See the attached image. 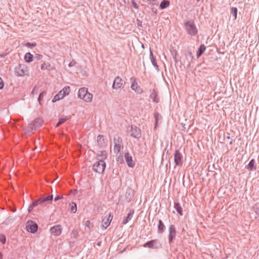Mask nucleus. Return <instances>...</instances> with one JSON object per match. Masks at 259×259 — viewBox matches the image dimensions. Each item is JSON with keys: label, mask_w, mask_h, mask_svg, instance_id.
Masks as SVG:
<instances>
[{"label": "nucleus", "mask_w": 259, "mask_h": 259, "mask_svg": "<svg viewBox=\"0 0 259 259\" xmlns=\"http://www.w3.org/2000/svg\"><path fill=\"white\" fill-rule=\"evenodd\" d=\"M77 96L79 98L87 103L92 102L93 97V94L89 93L88 88L85 87L79 89Z\"/></svg>", "instance_id": "f257e3e1"}, {"label": "nucleus", "mask_w": 259, "mask_h": 259, "mask_svg": "<svg viewBox=\"0 0 259 259\" xmlns=\"http://www.w3.org/2000/svg\"><path fill=\"white\" fill-rule=\"evenodd\" d=\"M187 33L191 36H195L198 33L197 28L193 21H188L184 24Z\"/></svg>", "instance_id": "f03ea898"}, {"label": "nucleus", "mask_w": 259, "mask_h": 259, "mask_svg": "<svg viewBox=\"0 0 259 259\" xmlns=\"http://www.w3.org/2000/svg\"><path fill=\"white\" fill-rule=\"evenodd\" d=\"M15 75L18 77L28 75L29 71L27 67L25 64H19L15 68Z\"/></svg>", "instance_id": "7ed1b4c3"}, {"label": "nucleus", "mask_w": 259, "mask_h": 259, "mask_svg": "<svg viewBox=\"0 0 259 259\" xmlns=\"http://www.w3.org/2000/svg\"><path fill=\"white\" fill-rule=\"evenodd\" d=\"M53 199V195H49L45 198H39L35 200L29 205L28 210V212H31L34 207L37 206L38 204H43L47 201H51Z\"/></svg>", "instance_id": "20e7f679"}, {"label": "nucleus", "mask_w": 259, "mask_h": 259, "mask_svg": "<svg viewBox=\"0 0 259 259\" xmlns=\"http://www.w3.org/2000/svg\"><path fill=\"white\" fill-rule=\"evenodd\" d=\"M106 163L104 161H97L94 164L93 166V170L99 174H102L104 171Z\"/></svg>", "instance_id": "39448f33"}, {"label": "nucleus", "mask_w": 259, "mask_h": 259, "mask_svg": "<svg viewBox=\"0 0 259 259\" xmlns=\"http://www.w3.org/2000/svg\"><path fill=\"white\" fill-rule=\"evenodd\" d=\"M161 245L157 239H154L148 241L143 245L144 247H148L151 249H157L161 247Z\"/></svg>", "instance_id": "423d86ee"}, {"label": "nucleus", "mask_w": 259, "mask_h": 259, "mask_svg": "<svg viewBox=\"0 0 259 259\" xmlns=\"http://www.w3.org/2000/svg\"><path fill=\"white\" fill-rule=\"evenodd\" d=\"M183 156L179 150H177L174 154V161L176 165L182 166L183 164Z\"/></svg>", "instance_id": "0eeeda50"}, {"label": "nucleus", "mask_w": 259, "mask_h": 259, "mask_svg": "<svg viewBox=\"0 0 259 259\" xmlns=\"http://www.w3.org/2000/svg\"><path fill=\"white\" fill-rule=\"evenodd\" d=\"M168 242L170 244L177 236V231L174 225H170L168 228Z\"/></svg>", "instance_id": "6e6552de"}, {"label": "nucleus", "mask_w": 259, "mask_h": 259, "mask_svg": "<svg viewBox=\"0 0 259 259\" xmlns=\"http://www.w3.org/2000/svg\"><path fill=\"white\" fill-rule=\"evenodd\" d=\"M114 152L118 154L121 149V144L122 143V139L119 136H116L114 138Z\"/></svg>", "instance_id": "1a4fd4ad"}, {"label": "nucleus", "mask_w": 259, "mask_h": 259, "mask_svg": "<svg viewBox=\"0 0 259 259\" xmlns=\"http://www.w3.org/2000/svg\"><path fill=\"white\" fill-rule=\"evenodd\" d=\"M141 130L135 125L131 126V136L135 138L138 139L141 137Z\"/></svg>", "instance_id": "9d476101"}, {"label": "nucleus", "mask_w": 259, "mask_h": 259, "mask_svg": "<svg viewBox=\"0 0 259 259\" xmlns=\"http://www.w3.org/2000/svg\"><path fill=\"white\" fill-rule=\"evenodd\" d=\"M113 217L109 213L108 216L104 217L102 221V227L103 229H106L110 225Z\"/></svg>", "instance_id": "9b49d317"}, {"label": "nucleus", "mask_w": 259, "mask_h": 259, "mask_svg": "<svg viewBox=\"0 0 259 259\" xmlns=\"http://www.w3.org/2000/svg\"><path fill=\"white\" fill-rule=\"evenodd\" d=\"M123 85V80L119 76H117L114 79L112 88L114 89L117 90V89L121 88Z\"/></svg>", "instance_id": "f8f14e48"}, {"label": "nucleus", "mask_w": 259, "mask_h": 259, "mask_svg": "<svg viewBox=\"0 0 259 259\" xmlns=\"http://www.w3.org/2000/svg\"><path fill=\"white\" fill-rule=\"evenodd\" d=\"M50 232L54 236H59L62 232V227L60 225H55L51 228Z\"/></svg>", "instance_id": "ddd939ff"}, {"label": "nucleus", "mask_w": 259, "mask_h": 259, "mask_svg": "<svg viewBox=\"0 0 259 259\" xmlns=\"http://www.w3.org/2000/svg\"><path fill=\"white\" fill-rule=\"evenodd\" d=\"M158 92L156 89H154L150 90V98L155 103H158L159 102V99L158 97Z\"/></svg>", "instance_id": "4468645a"}, {"label": "nucleus", "mask_w": 259, "mask_h": 259, "mask_svg": "<svg viewBox=\"0 0 259 259\" xmlns=\"http://www.w3.org/2000/svg\"><path fill=\"white\" fill-rule=\"evenodd\" d=\"M26 227L28 231L32 233H34L37 231L38 226L35 223L31 221L30 223H28Z\"/></svg>", "instance_id": "2eb2a0df"}, {"label": "nucleus", "mask_w": 259, "mask_h": 259, "mask_svg": "<svg viewBox=\"0 0 259 259\" xmlns=\"http://www.w3.org/2000/svg\"><path fill=\"white\" fill-rule=\"evenodd\" d=\"M131 88L137 94H141L143 93V90L138 85L135 79H133V81L132 82Z\"/></svg>", "instance_id": "dca6fc26"}, {"label": "nucleus", "mask_w": 259, "mask_h": 259, "mask_svg": "<svg viewBox=\"0 0 259 259\" xmlns=\"http://www.w3.org/2000/svg\"><path fill=\"white\" fill-rule=\"evenodd\" d=\"M124 157L127 165L130 167H134L135 165V163L133 161L132 156L128 153H126Z\"/></svg>", "instance_id": "f3484780"}, {"label": "nucleus", "mask_w": 259, "mask_h": 259, "mask_svg": "<svg viewBox=\"0 0 259 259\" xmlns=\"http://www.w3.org/2000/svg\"><path fill=\"white\" fill-rule=\"evenodd\" d=\"M97 143L99 146L101 148L105 147L107 145V141L102 135H99L97 137Z\"/></svg>", "instance_id": "a211bd4d"}, {"label": "nucleus", "mask_w": 259, "mask_h": 259, "mask_svg": "<svg viewBox=\"0 0 259 259\" xmlns=\"http://www.w3.org/2000/svg\"><path fill=\"white\" fill-rule=\"evenodd\" d=\"M107 157V153L106 151H101L99 153H98L97 155V159L98 161L103 160L104 161Z\"/></svg>", "instance_id": "6ab92c4d"}, {"label": "nucleus", "mask_w": 259, "mask_h": 259, "mask_svg": "<svg viewBox=\"0 0 259 259\" xmlns=\"http://www.w3.org/2000/svg\"><path fill=\"white\" fill-rule=\"evenodd\" d=\"M246 168L249 171H252L256 169L255 161L254 159H251L248 165L246 166Z\"/></svg>", "instance_id": "aec40b11"}, {"label": "nucleus", "mask_w": 259, "mask_h": 259, "mask_svg": "<svg viewBox=\"0 0 259 259\" xmlns=\"http://www.w3.org/2000/svg\"><path fill=\"white\" fill-rule=\"evenodd\" d=\"M134 212L135 211L133 209H130L129 212L127 214V217L123 220L122 224H126L128 222V221H130L132 219L134 213Z\"/></svg>", "instance_id": "412c9836"}, {"label": "nucleus", "mask_w": 259, "mask_h": 259, "mask_svg": "<svg viewBox=\"0 0 259 259\" xmlns=\"http://www.w3.org/2000/svg\"><path fill=\"white\" fill-rule=\"evenodd\" d=\"M174 208L176 209L180 215L182 216L183 215V208L179 202L174 203Z\"/></svg>", "instance_id": "4be33fe9"}, {"label": "nucleus", "mask_w": 259, "mask_h": 259, "mask_svg": "<svg viewBox=\"0 0 259 259\" xmlns=\"http://www.w3.org/2000/svg\"><path fill=\"white\" fill-rule=\"evenodd\" d=\"M165 229V226L161 220L158 221V230L157 232L159 234L162 233Z\"/></svg>", "instance_id": "5701e85b"}, {"label": "nucleus", "mask_w": 259, "mask_h": 259, "mask_svg": "<svg viewBox=\"0 0 259 259\" xmlns=\"http://www.w3.org/2000/svg\"><path fill=\"white\" fill-rule=\"evenodd\" d=\"M65 96L63 95V94L62 93V92L60 91L57 95H56L54 98L52 100L53 102H56V101L63 99Z\"/></svg>", "instance_id": "b1692460"}, {"label": "nucleus", "mask_w": 259, "mask_h": 259, "mask_svg": "<svg viewBox=\"0 0 259 259\" xmlns=\"http://www.w3.org/2000/svg\"><path fill=\"white\" fill-rule=\"evenodd\" d=\"M205 50H206L205 46L203 44L201 45L199 47L198 52L197 53V57L198 58L204 52Z\"/></svg>", "instance_id": "393cba45"}, {"label": "nucleus", "mask_w": 259, "mask_h": 259, "mask_svg": "<svg viewBox=\"0 0 259 259\" xmlns=\"http://www.w3.org/2000/svg\"><path fill=\"white\" fill-rule=\"evenodd\" d=\"M170 3L168 1L163 0L161 2L160 5L161 9H164L169 6Z\"/></svg>", "instance_id": "a878e982"}, {"label": "nucleus", "mask_w": 259, "mask_h": 259, "mask_svg": "<svg viewBox=\"0 0 259 259\" xmlns=\"http://www.w3.org/2000/svg\"><path fill=\"white\" fill-rule=\"evenodd\" d=\"M150 58L153 65L155 67H157L158 66L157 65L156 58L154 56L153 54L151 51H150Z\"/></svg>", "instance_id": "bb28decb"}, {"label": "nucleus", "mask_w": 259, "mask_h": 259, "mask_svg": "<svg viewBox=\"0 0 259 259\" xmlns=\"http://www.w3.org/2000/svg\"><path fill=\"white\" fill-rule=\"evenodd\" d=\"M24 59L27 62H31L33 60V56L30 53H27L25 55Z\"/></svg>", "instance_id": "cd10ccee"}, {"label": "nucleus", "mask_w": 259, "mask_h": 259, "mask_svg": "<svg viewBox=\"0 0 259 259\" xmlns=\"http://www.w3.org/2000/svg\"><path fill=\"white\" fill-rule=\"evenodd\" d=\"M70 207V211L72 213H75L77 210V206L76 204L74 202H71L69 204Z\"/></svg>", "instance_id": "c85d7f7f"}, {"label": "nucleus", "mask_w": 259, "mask_h": 259, "mask_svg": "<svg viewBox=\"0 0 259 259\" xmlns=\"http://www.w3.org/2000/svg\"><path fill=\"white\" fill-rule=\"evenodd\" d=\"M63 95L65 96L68 95L70 92V88L69 86L65 87L62 90H61Z\"/></svg>", "instance_id": "c756f323"}, {"label": "nucleus", "mask_w": 259, "mask_h": 259, "mask_svg": "<svg viewBox=\"0 0 259 259\" xmlns=\"http://www.w3.org/2000/svg\"><path fill=\"white\" fill-rule=\"evenodd\" d=\"M47 94V92L44 91L40 93L39 97L38 98V101L39 102V104H41V101L43 100L44 96Z\"/></svg>", "instance_id": "7c9ffc66"}, {"label": "nucleus", "mask_w": 259, "mask_h": 259, "mask_svg": "<svg viewBox=\"0 0 259 259\" xmlns=\"http://www.w3.org/2000/svg\"><path fill=\"white\" fill-rule=\"evenodd\" d=\"M237 11L238 10L236 8L232 7L231 8V13L234 17L235 19H236L237 18Z\"/></svg>", "instance_id": "2f4dec72"}, {"label": "nucleus", "mask_w": 259, "mask_h": 259, "mask_svg": "<svg viewBox=\"0 0 259 259\" xmlns=\"http://www.w3.org/2000/svg\"><path fill=\"white\" fill-rule=\"evenodd\" d=\"M0 242L3 244L6 243V238L5 235L2 234H0Z\"/></svg>", "instance_id": "473e14b6"}, {"label": "nucleus", "mask_w": 259, "mask_h": 259, "mask_svg": "<svg viewBox=\"0 0 259 259\" xmlns=\"http://www.w3.org/2000/svg\"><path fill=\"white\" fill-rule=\"evenodd\" d=\"M50 66V64L49 63H43L41 66V69L46 70L48 69Z\"/></svg>", "instance_id": "72a5a7b5"}, {"label": "nucleus", "mask_w": 259, "mask_h": 259, "mask_svg": "<svg viewBox=\"0 0 259 259\" xmlns=\"http://www.w3.org/2000/svg\"><path fill=\"white\" fill-rule=\"evenodd\" d=\"M159 113H155L154 114V117H155V128L156 127L157 125V124H158V121L159 120Z\"/></svg>", "instance_id": "f704fd0d"}, {"label": "nucleus", "mask_w": 259, "mask_h": 259, "mask_svg": "<svg viewBox=\"0 0 259 259\" xmlns=\"http://www.w3.org/2000/svg\"><path fill=\"white\" fill-rule=\"evenodd\" d=\"M67 120V118H61L60 119L59 122L56 125V127H58L60 125L62 124V123H64L66 120Z\"/></svg>", "instance_id": "c9c22d12"}, {"label": "nucleus", "mask_w": 259, "mask_h": 259, "mask_svg": "<svg viewBox=\"0 0 259 259\" xmlns=\"http://www.w3.org/2000/svg\"><path fill=\"white\" fill-rule=\"evenodd\" d=\"M85 227L88 228L89 229V230H90L91 229V228H92L93 226V224L91 223V222L89 220L85 222Z\"/></svg>", "instance_id": "e433bc0d"}, {"label": "nucleus", "mask_w": 259, "mask_h": 259, "mask_svg": "<svg viewBox=\"0 0 259 259\" xmlns=\"http://www.w3.org/2000/svg\"><path fill=\"white\" fill-rule=\"evenodd\" d=\"M225 141L228 142L230 145L232 144V140H231L230 136H226L225 137Z\"/></svg>", "instance_id": "4c0bfd02"}, {"label": "nucleus", "mask_w": 259, "mask_h": 259, "mask_svg": "<svg viewBox=\"0 0 259 259\" xmlns=\"http://www.w3.org/2000/svg\"><path fill=\"white\" fill-rule=\"evenodd\" d=\"M25 46L28 47H34L36 46V43L31 44L30 42H27Z\"/></svg>", "instance_id": "58836bf2"}, {"label": "nucleus", "mask_w": 259, "mask_h": 259, "mask_svg": "<svg viewBox=\"0 0 259 259\" xmlns=\"http://www.w3.org/2000/svg\"><path fill=\"white\" fill-rule=\"evenodd\" d=\"M117 161L118 162H119L120 163H122L123 161V156H119L117 157Z\"/></svg>", "instance_id": "ea45409f"}, {"label": "nucleus", "mask_w": 259, "mask_h": 259, "mask_svg": "<svg viewBox=\"0 0 259 259\" xmlns=\"http://www.w3.org/2000/svg\"><path fill=\"white\" fill-rule=\"evenodd\" d=\"M4 84L3 79L0 77V89H2L4 87Z\"/></svg>", "instance_id": "a19ab883"}, {"label": "nucleus", "mask_w": 259, "mask_h": 259, "mask_svg": "<svg viewBox=\"0 0 259 259\" xmlns=\"http://www.w3.org/2000/svg\"><path fill=\"white\" fill-rule=\"evenodd\" d=\"M62 198H63V197L62 196L57 195V196L55 197V198L54 199V201H57L58 200L62 199Z\"/></svg>", "instance_id": "79ce46f5"}, {"label": "nucleus", "mask_w": 259, "mask_h": 259, "mask_svg": "<svg viewBox=\"0 0 259 259\" xmlns=\"http://www.w3.org/2000/svg\"><path fill=\"white\" fill-rule=\"evenodd\" d=\"M76 62L74 61H72L71 62L69 63L68 66L69 67H71L74 66Z\"/></svg>", "instance_id": "37998d69"}, {"label": "nucleus", "mask_w": 259, "mask_h": 259, "mask_svg": "<svg viewBox=\"0 0 259 259\" xmlns=\"http://www.w3.org/2000/svg\"><path fill=\"white\" fill-rule=\"evenodd\" d=\"M7 55H8V53H3L2 54H0V58H5Z\"/></svg>", "instance_id": "c03bdc74"}, {"label": "nucleus", "mask_w": 259, "mask_h": 259, "mask_svg": "<svg viewBox=\"0 0 259 259\" xmlns=\"http://www.w3.org/2000/svg\"><path fill=\"white\" fill-rule=\"evenodd\" d=\"M132 3H133V4L134 7L135 8L138 9V6H137V4L135 2V1H133L132 2Z\"/></svg>", "instance_id": "a18cd8bd"}, {"label": "nucleus", "mask_w": 259, "mask_h": 259, "mask_svg": "<svg viewBox=\"0 0 259 259\" xmlns=\"http://www.w3.org/2000/svg\"><path fill=\"white\" fill-rule=\"evenodd\" d=\"M37 91H36V89L34 88L33 90L32 91V94H34L35 93H37Z\"/></svg>", "instance_id": "49530a36"}, {"label": "nucleus", "mask_w": 259, "mask_h": 259, "mask_svg": "<svg viewBox=\"0 0 259 259\" xmlns=\"http://www.w3.org/2000/svg\"><path fill=\"white\" fill-rule=\"evenodd\" d=\"M2 258H3V255L1 253V252H0V259H2Z\"/></svg>", "instance_id": "de8ad7c7"}, {"label": "nucleus", "mask_w": 259, "mask_h": 259, "mask_svg": "<svg viewBox=\"0 0 259 259\" xmlns=\"http://www.w3.org/2000/svg\"><path fill=\"white\" fill-rule=\"evenodd\" d=\"M189 55H190V56H192V53L191 52H189Z\"/></svg>", "instance_id": "09e8293b"}, {"label": "nucleus", "mask_w": 259, "mask_h": 259, "mask_svg": "<svg viewBox=\"0 0 259 259\" xmlns=\"http://www.w3.org/2000/svg\"><path fill=\"white\" fill-rule=\"evenodd\" d=\"M153 2H155L156 0H152Z\"/></svg>", "instance_id": "8fccbe9b"}, {"label": "nucleus", "mask_w": 259, "mask_h": 259, "mask_svg": "<svg viewBox=\"0 0 259 259\" xmlns=\"http://www.w3.org/2000/svg\"><path fill=\"white\" fill-rule=\"evenodd\" d=\"M197 2H199L200 0H196Z\"/></svg>", "instance_id": "3c124183"}]
</instances>
